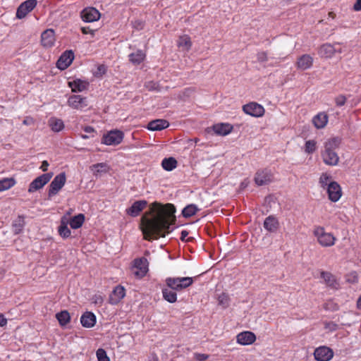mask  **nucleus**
I'll list each match as a JSON object with an SVG mask.
<instances>
[{"label":"nucleus","instance_id":"26","mask_svg":"<svg viewBox=\"0 0 361 361\" xmlns=\"http://www.w3.org/2000/svg\"><path fill=\"white\" fill-rule=\"evenodd\" d=\"M336 52V48L331 44H323L319 49V54L324 58L329 59Z\"/></svg>","mask_w":361,"mask_h":361},{"label":"nucleus","instance_id":"56","mask_svg":"<svg viewBox=\"0 0 361 361\" xmlns=\"http://www.w3.org/2000/svg\"><path fill=\"white\" fill-rule=\"evenodd\" d=\"M149 361H159V358L157 355L152 353L149 357Z\"/></svg>","mask_w":361,"mask_h":361},{"label":"nucleus","instance_id":"48","mask_svg":"<svg viewBox=\"0 0 361 361\" xmlns=\"http://www.w3.org/2000/svg\"><path fill=\"white\" fill-rule=\"evenodd\" d=\"M345 101H346V98L343 95H339V96L336 97L335 99L336 104L338 106H343L345 103Z\"/></svg>","mask_w":361,"mask_h":361},{"label":"nucleus","instance_id":"8","mask_svg":"<svg viewBox=\"0 0 361 361\" xmlns=\"http://www.w3.org/2000/svg\"><path fill=\"white\" fill-rule=\"evenodd\" d=\"M313 354L317 361H330L334 357V353L329 347L322 345L317 348Z\"/></svg>","mask_w":361,"mask_h":361},{"label":"nucleus","instance_id":"51","mask_svg":"<svg viewBox=\"0 0 361 361\" xmlns=\"http://www.w3.org/2000/svg\"><path fill=\"white\" fill-rule=\"evenodd\" d=\"M353 9L355 11H361V0H356L355 3L353 5Z\"/></svg>","mask_w":361,"mask_h":361},{"label":"nucleus","instance_id":"58","mask_svg":"<svg viewBox=\"0 0 361 361\" xmlns=\"http://www.w3.org/2000/svg\"><path fill=\"white\" fill-rule=\"evenodd\" d=\"M357 307L358 310H360L361 311V296L357 299Z\"/></svg>","mask_w":361,"mask_h":361},{"label":"nucleus","instance_id":"19","mask_svg":"<svg viewBox=\"0 0 361 361\" xmlns=\"http://www.w3.org/2000/svg\"><path fill=\"white\" fill-rule=\"evenodd\" d=\"M41 42L43 47L49 48L52 47L55 42L54 31L51 29H48L42 33Z\"/></svg>","mask_w":361,"mask_h":361},{"label":"nucleus","instance_id":"12","mask_svg":"<svg viewBox=\"0 0 361 361\" xmlns=\"http://www.w3.org/2000/svg\"><path fill=\"white\" fill-rule=\"evenodd\" d=\"M37 5L36 0H27L22 3L18 8L16 11V17L18 19H22L26 15L32 11Z\"/></svg>","mask_w":361,"mask_h":361},{"label":"nucleus","instance_id":"29","mask_svg":"<svg viewBox=\"0 0 361 361\" xmlns=\"http://www.w3.org/2000/svg\"><path fill=\"white\" fill-rule=\"evenodd\" d=\"M213 129L216 134L224 136L229 134L233 127L228 123H219L214 126Z\"/></svg>","mask_w":361,"mask_h":361},{"label":"nucleus","instance_id":"31","mask_svg":"<svg viewBox=\"0 0 361 361\" xmlns=\"http://www.w3.org/2000/svg\"><path fill=\"white\" fill-rule=\"evenodd\" d=\"M68 219L66 216H63L61 221V225L59 227V233L61 237L66 238L71 235V230L68 227Z\"/></svg>","mask_w":361,"mask_h":361},{"label":"nucleus","instance_id":"49","mask_svg":"<svg viewBox=\"0 0 361 361\" xmlns=\"http://www.w3.org/2000/svg\"><path fill=\"white\" fill-rule=\"evenodd\" d=\"M209 357L208 355L202 354V353H195L194 354V358L197 361H204Z\"/></svg>","mask_w":361,"mask_h":361},{"label":"nucleus","instance_id":"10","mask_svg":"<svg viewBox=\"0 0 361 361\" xmlns=\"http://www.w3.org/2000/svg\"><path fill=\"white\" fill-rule=\"evenodd\" d=\"M243 111L254 117H261L264 114V108L256 102H250L243 106Z\"/></svg>","mask_w":361,"mask_h":361},{"label":"nucleus","instance_id":"15","mask_svg":"<svg viewBox=\"0 0 361 361\" xmlns=\"http://www.w3.org/2000/svg\"><path fill=\"white\" fill-rule=\"evenodd\" d=\"M74 54L71 50L66 51L57 61L56 66L60 70L66 69L73 62Z\"/></svg>","mask_w":361,"mask_h":361},{"label":"nucleus","instance_id":"61","mask_svg":"<svg viewBox=\"0 0 361 361\" xmlns=\"http://www.w3.org/2000/svg\"><path fill=\"white\" fill-rule=\"evenodd\" d=\"M98 300H99V302H102V298L101 297H99V298H98Z\"/></svg>","mask_w":361,"mask_h":361},{"label":"nucleus","instance_id":"50","mask_svg":"<svg viewBox=\"0 0 361 361\" xmlns=\"http://www.w3.org/2000/svg\"><path fill=\"white\" fill-rule=\"evenodd\" d=\"M81 31L83 34L85 35H87V34H91V35H94V31L91 30L90 27H82L81 28Z\"/></svg>","mask_w":361,"mask_h":361},{"label":"nucleus","instance_id":"18","mask_svg":"<svg viewBox=\"0 0 361 361\" xmlns=\"http://www.w3.org/2000/svg\"><path fill=\"white\" fill-rule=\"evenodd\" d=\"M272 180V174L269 170L265 169L256 173L255 182L257 185L268 184Z\"/></svg>","mask_w":361,"mask_h":361},{"label":"nucleus","instance_id":"28","mask_svg":"<svg viewBox=\"0 0 361 361\" xmlns=\"http://www.w3.org/2000/svg\"><path fill=\"white\" fill-rule=\"evenodd\" d=\"M68 85L73 92H76L85 90L87 88L89 84L86 81L77 79L74 80L73 81L68 82Z\"/></svg>","mask_w":361,"mask_h":361},{"label":"nucleus","instance_id":"60","mask_svg":"<svg viewBox=\"0 0 361 361\" xmlns=\"http://www.w3.org/2000/svg\"><path fill=\"white\" fill-rule=\"evenodd\" d=\"M102 69H104V66H101V67H99V71H102Z\"/></svg>","mask_w":361,"mask_h":361},{"label":"nucleus","instance_id":"5","mask_svg":"<svg viewBox=\"0 0 361 361\" xmlns=\"http://www.w3.org/2000/svg\"><path fill=\"white\" fill-rule=\"evenodd\" d=\"M66 177L65 173L56 175L49 186L48 195L51 197L56 195L66 183Z\"/></svg>","mask_w":361,"mask_h":361},{"label":"nucleus","instance_id":"52","mask_svg":"<svg viewBox=\"0 0 361 361\" xmlns=\"http://www.w3.org/2000/svg\"><path fill=\"white\" fill-rule=\"evenodd\" d=\"M49 164L48 161H46V160H44V161H42V165H41V166H40V169H41L42 171L45 172V171H47L48 170V167H49Z\"/></svg>","mask_w":361,"mask_h":361},{"label":"nucleus","instance_id":"6","mask_svg":"<svg viewBox=\"0 0 361 361\" xmlns=\"http://www.w3.org/2000/svg\"><path fill=\"white\" fill-rule=\"evenodd\" d=\"M51 177V173H44L38 176L30 183L28 192L32 193L42 188L50 180Z\"/></svg>","mask_w":361,"mask_h":361},{"label":"nucleus","instance_id":"32","mask_svg":"<svg viewBox=\"0 0 361 361\" xmlns=\"http://www.w3.org/2000/svg\"><path fill=\"white\" fill-rule=\"evenodd\" d=\"M321 277L324 279L325 283L331 288H337L338 284L336 280V278L329 272L322 271L321 273Z\"/></svg>","mask_w":361,"mask_h":361},{"label":"nucleus","instance_id":"25","mask_svg":"<svg viewBox=\"0 0 361 361\" xmlns=\"http://www.w3.org/2000/svg\"><path fill=\"white\" fill-rule=\"evenodd\" d=\"M80 322L84 327L91 328L96 323V317L92 312H87L82 315Z\"/></svg>","mask_w":361,"mask_h":361},{"label":"nucleus","instance_id":"41","mask_svg":"<svg viewBox=\"0 0 361 361\" xmlns=\"http://www.w3.org/2000/svg\"><path fill=\"white\" fill-rule=\"evenodd\" d=\"M198 208L195 204H189L186 206L182 211V214L185 217H190L196 214L198 211Z\"/></svg>","mask_w":361,"mask_h":361},{"label":"nucleus","instance_id":"46","mask_svg":"<svg viewBox=\"0 0 361 361\" xmlns=\"http://www.w3.org/2000/svg\"><path fill=\"white\" fill-rule=\"evenodd\" d=\"M98 361H110L106 351L102 348H99L96 352Z\"/></svg>","mask_w":361,"mask_h":361},{"label":"nucleus","instance_id":"34","mask_svg":"<svg viewBox=\"0 0 361 361\" xmlns=\"http://www.w3.org/2000/svg\"><path fill=\"white\" fill-rule=\"evenodd\" d=\"M85 221V216L82 214H79L68 220L71 227L73 229L79 228L82 226Z\"/></svg>","mask_w":361,"mask_h":361},{"label":"nucleus","instance_id":"47","mask_svg":"<svg viewBox=\"0 0 361 361\" xmlns=\"http://www.w3.org/2000/svg\"><path fill=\"white\" fill-rule=\"evenodd\" d=\"M257 61L260 63L266 62L268 61L267 54L264 51L259 52L257 55Z\"/></svg>","mask_w":361,"mask_h":361},{"label":"nucleus","instance_id":"27","mask_svg":"<svg viewBox=\"0 0 361 361\" xmlns=\"http://www.w3.org/2000/svg\"><path fill=\"white\" fill-rule=\"evenodd\" d=\"M90 170L95 176H101L102 174L106 173L109 171L110 167L106 163H99L92 165Z\"/></svg>","mask_w":361,"mask_h":361},{"label":"nucleus","instance_id":"54","mask_svg":"<svg viewBox=\"0 0 361 361\" xmlns=\"http://www.w3.org/2000/svg\"><path fill=\"white\" fill-rule=\"evenodd\" d=\"M249 183L250 181L247 179L244 180L241 183H240V190H243L245 189V188H247L249 185Z\"/></svg>","mask_w":361,"mask_h":361},{"label":"nucleus","instance_id":"3","mask_svg":"<svg viewBox=\"0 0 361 361\" xmlns=\"http://www.w3.org/2000/svg\"><path fill=\"white\" fill-rule=\"evenodd\" d=\"M312 233L317 243L323 247H330L336 243L335 235L332 233L326 232L323 226H314Z\"/></svg>","mask_w":361,"mask_h":361},{"label":"nucleus","instance_id":"39","mask_svg":"<svg viewBox=\"0 0 361 361\" xmlns=\"http://www.w3.org/2000/svg\"><path fill=\"white\" fill-rule=\"evenodd\" d=\"M16 184L13 178H4L0 180V192L10 189Z\"/></svg>","mask_w":361,"mask_h":361},{"label":"nucleus","instance_id":"2","mask_svg":"<svg viewBox=\"0 0 361 361\" xmlns=\"http://www.w3.org/2000/svg\"><path fill=\"white\" fill-rule=\"evenodd\" d=\"M340 140L331 138L326 142L324 151L322 154L324 162L329 166H336L339 161V157L335 150L339 147Z\"/></svg>","mask_w":361,"mask_h":361},{"label":"nucleus","instance_id":"7","mask_svg":"<svg viewBox=\"0 0 361 361\" xmlns=\"http://www.w3.org/2000/svg\"><path fill=\"white\" fill-rule=\"evenodd\" d=\"M123 139V133L120 130H111L104 135L102 142L106 145H117Z\"/></svg>","mask_w":361,"mask_h":361},{"label":"nucleus","instance_id":"37","mask_svg":"<svg viewBox=\"0 0 361 361\" xmlns=\"http://www.w3.org/2000/svg\"><path fill=\"white\" fill-rule=\"evenodd\" d=\"M145 58V54L141 51L138 50L135 53L130 54L129 55V60L133 64L137 65L143 61Z\"/></svg>","mask_w":361,"mask_h":361},{"label":"nucleus","instance_id":"33","mask_svg":"<svg viewBox=\"0 0 361 361\" xmlns=\"http://www.w3.org/2000/svg\"><path fill=\"white\" fill-rule=\"evenodd\" d=\"M176 290H173L170 288H166L162 289V295L164 300L170 303H174L177 300V294L175 292Z\"/></svg>","mask_w":361,"mask_h":361},{"label":"nucleus","instance_id":"57","mask_svg":"<svg viewBox=\"0 0 361 361\" xmlns=\"http://www.w3.org/2000/svg\"><path fill=\"white\" fill-rule=\"evenodd\" d=\"M32 123H33L32 119V118H25V119L23 121V123L24 125H26V126H27V125H30V124H32Z\"/></svg>","mask_w":361,"mask_h":361},{"label":"nucleus","instance_id":"35","mask_svg":"<svg viewBox=\"0 0 361 361\" xmlns=\"http://www.w3.org/2000/svg\"><path fill=\"white\" fill-rule=\"evenodd\" d=\"M178 46L183 51L190 50L192 46L190 37L188 35H183L180 37L178 40Z\"/></svg>","mask_w":361,"mask_h":361},{"label":"nucleus","instance_id":"23","mask_svg":"<svg viewBox=\"0 0 361 361\" xmlns=\"http://www.w3.org/2000/svg\"><path fill=\"white\" fill-rule=\"evenodd\" d=\"M329 117L324 112H320L312 118V123L317 129L324 128L328 123Z\"/></svg>","mask_w":361,"mask_h":361},{"label":"nucleus","instance_id":"4","mask_svg":"<svg viewBox=\"0 0 361 361\" xmlns=\"http://www.w3.org/2000/svg\"><path fill=\"white\" fill-rule=\"evenodd\" d=\"M167 287L176 290H182L193 283L192 277H168L165 280Z\"/></svg>","mask_w":361,"mask_h":361},{"label":"nucleus","instance_id":"16","mask_svg":"<svg viewBox=\"0 0 361 361\" xmlns=\"http://www.w3.org/2000/svg\"><path fill=\"white\" fill-rule=\"evenodd\" d=\"M256 341V336L254 333L248 331H243L236 336V341L242 345L252 344Z\"/></svg>","mask_w":361,"mask_h":361},{"label":"nucleus","instance_id":"22","mask_svg":"<svg viewBox=\"0 0 361 361\" xmlns=\"http://www.w3.org/2000/svg\"><path fill=\"white\" fill-rule=\"evenodd\" d=\"M169 126V123L164 119H156L150 121L147 128L152 131L161 130Z\"/></svg>","mask_w":361,"mask_h":361},{"label":"nucleus","instance_id":"44","mask_svg":"<svg viewBox=\"0 0 361 361\" xmlns=\"http://www.w3.org/2000/svg\"><path fill=\"white\" fill-rule=\"evenodd\" d=\"M84 131L86 134H80V136L81 138L86 140L91 137H93L95 134V130L91 126H85L83 128Z\"/></svg>","mask_w":361,"mask_h":361},{"label":"nucleus","instance_id":"20","mask_svg":"<svg viewBox=\"0 0 361 361\" xmlns=\"http://www.w3.org/2000/svg\"><path fill=\"white\" fill-rule=\"evenodd\" d=\"M126 295V290L122 286H117L109 297V302L112 305L118 304Z\"/></svg>","mask_w":361,"mask_h":361},{"label":"nucleus","instance_id":"1","mask_svg":"<svg viewBox=\"0 0 361 361\" xmlns=\"http://www.w3.org/2000/svg\"><path fill=\"white\" fill-rule=\"evenodd\" d=\"M174 212L175 207L171 204H152L149 212L141 218L140 228L144 239L151 241L169 233L170 226L175 221Z\"/></svg>","mask_w":361,"mask_h":361},{"label":"nucleus","instance_id":"11","mask_svg":"<svg viewBox=\"0 0 361 361\" xmlns=\"http://www.w3.org/2000/svg\"><path fill=\"white\" fill-rule=\"evenodd\" d=\"M68 105L74 109H82L88 105L87 97L79 94H73L68 97Z\"/></svg>","mask_w":361,"mask_h":361},{"label":"nucleus","instance_id":"36","mask_svg":"<svg viewBox=\"0 0 361 361\" xmlns=\"http://www.w3.org/2000/svg\"><path fill=\"white\" fill-rule=\"evenodd\" d=\"M25 224L24 217L18 216L12 225L13 233L16 235L20 233L25 226Z\"/></svg>","mask_w":361,"mask_h":361},{"label":"nucleus","instance_id":"13","mask_svg":"<svg viewBox=\"0 0 361 361\" xmlns=\"http://www.w3.org/2000/svg\"><path fill=\"white\" fill-rule=\"evenodd\" d=\"M314 63V59L310 54H302L297 59L295 66L298 70L306 71L310 69Z\"/></svg>","mask_w":361,"mask_h":361},{"label":"nucleus","instance_id":"30","mask_svg":"<svg viewBox=\"0 0 361 361\" xmlns=\"http://www.w3.org/2000/svg\"><path fill=\"white\" fill-rule=\"evenodd\" d=\"M48 124L51 130L55 133L60 132L64 128L63 121L61 119L55 117L50 118L48 121Z\"/></svg>","mask_w":361,"mask_h":361},{"label":"nucleus","instance_id":"17","mask_svg":"<svg viewBox=\"0 0 361 361\" xmlns=\"http://www.w3.org/2000/svg\"><path fill=\"white\" fill-rule=\"evenodd\" d=\"M81 18L87 23L97 21L100 18V13L93 7L86 8L81 12Z\"/></svg>","mask_w":361,"mask_h":361},{"label":"nucleus","instance_id":"53","mask_svg":"<svg viewBox=\"0 0 361 361\" xmlns=\"http://www.w3.org/2000/svg\"><path fill=\"white\" fill-rule=\"evenodd\" d=\"M7 324V319L3 314H0V326H4Z\"/></svg>","mask_w":361,"mask_h":361},{"label":"nucleus","instance_id":"38","mask_svg":"<svg viewBox=\"0 0 361 361\" xmlns=\"http://www.w3.org/2000/svg\"><path fill=\"white\" fill-rule=\"evenodd\" d=\"M162 167L166 171H172L177 166V161L173 157L165 158L161 162Z\"/></svg>","mask_w":361,"mask_h":361},{"label":"nucleus","instance_id":"59","mask_svg":"<svg viewBox=\"0 0 361 361\" xmlns=\"http://www.w3.org/2000/svg\"><path fill=\"white\" fill-rule=\"evenodd\" d=\"M328 16H329V18H331L332 19H334L336 18V13H334L332 11L329 12Z\"/></svg>","mask_w":361,"mask_h":361},{"label":"nucleus","instance_id":"21","mask_svg":"<svg viewBox=\"0 0 361 361\" xmlns=\"http://www.w3.org/2000/svg\"><path fill=\"white\" fill-rule=\"evenodd\" d=\"M147 205L146 200H138L135 202L130 207L126 209V212L131 216H137L140 212Z\"/></svg>","mask_w":361,"mask_h":361},{"label":"nucleus","instance_id":"9","mask_svg":"<svg viewBox=\"0 0 361 361\" xmlns=\"http://www.w3.org/2000/svg\"><path fill=\"white\" fill-rule=\"evenodd\" d=\"M134 275L140 279L144 277L148 271V262L146 258L140 257L133 262Z\"/></svg>","mask_w":361,"mask_h":361},{"label":"nucleus","instance_id":"24","mask_svg":"<svg viewBox=\"0 0 361 361\" xmlns=\"http://www.w3.org/2000/svg\"><path fill=\"white\" fill-rule=\"evenodd\" d=\"M279 226V223L278 219L273 216L267 217L264 221V228L269 232H276L278 230Z\"/></svg>","mask_w":361,"mask_h":361},{"label":"nucleus","instance_id":"55","mask_svg":"<svg viewBox=\"0 0 361 361\" xmlns=\"http://www.w3.org/2000/svg\"><path fill=\"white\" fill-rule=\"evenodd\" d=\"M188 235V232L187 231H183L181 232L180 240L183 241H186L187 240L186 238Z\"/></svg>","mask_w":361,"mask_h":361},{"label":"nucleus","instance_id":"40","mask_svg":"<svg viewBox=\"0 0 361 361\" xmlns=\"http://www.w3.org/2000/svg\"><path fill=\"white\" fill-rule=\"evenodd\" d=\"M56 317L58 319L59 324L61 326L66 325L71 319L70 314L68 311L63 310L56 314Z\"/></svg>","mask_w":361,"mask_h":361},{"label":"nucleus","instance_id":"14","mask_svg":"<svg viewBox=\"0 0 361 361\" xmlns=\"http://www.w3.org/2000/svg\"><path fill=\"white\" fill-rule=\"evenodd\" d=\"M327 193L329 200L336 202L338 201L341 197V188L338 183L331 181L329 183V186L327 187Z\"/></svg>","mask_w":361,"mask_h":361},{"label":"nucleus","instance_id":"42","mask_svg":"<svg viewBox=\"0 0 361 361\" xmlns=\"http://www.w3.org/2000/svg\"><path fill=\"white\" fill-rule=\"evenodd\" d=\"M317 149V142L315 140H310L306 141L305 145V152L307 154H312Z\"/></svg>","mask_w":361,"mask_h":361},{"label":"nucleus","instance_id":"43","mask_svg":"<svg viewBox=\"0 0 361 361\" xmlns=\"http://www.w3.org/2000/svg\"><path fill=\"white\" fill-rule=\"evenodd\" d=\"M229 297L226 293H221L218 296L219 305H221L223 308H226L229 305Z\"/></svg>","mask_w":361,"mask_h":361},{"label":"nucleus","instance_id":"45","mask_svg":"<svg viewBox=\"0 0 361 361\" xmlns=\"http://www.w3.org/2000/svg\"><path fill=\"white\" fill-rule=\"evenodd\" d=\"M331 176L329 174L324 173L321 175L319 178V184L322 188H327L329 186V183H331Z\"/></svg>","mask_w":361,"mask_h":361}]
</instances>
